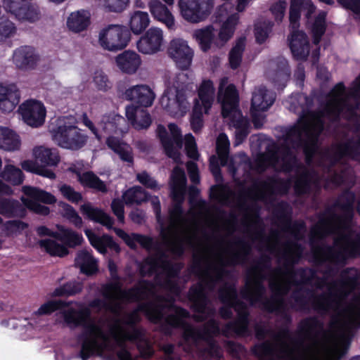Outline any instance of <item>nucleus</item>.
Segmentation results:
<instances>
[{"instance_id": "nucleus-16", "label": "nucleus", "mask_w": 360, "mask_h": 360, "mask_svg": "<svg viewBox=\"0 0 360 360\" xmlns=\"http://www.w3.org/2000/svg\"><path fill=\"white\" fill-rule=\"evenodd\" d=\"M165 43L163 31L158 27H150L136 43L139 52L154 54L161 50Z\"/></svg>"}, {"instance_id": "nucleus-10", "label": "nucleus", "mask_w": 360, "mask_h": 360, "mask_svg": "<svg viewBox=\"0 0 360 360\" xmlns=\"http://www.w3.org/2000/svg\"><path fill=\"white\" fill-rule=\"evenodd\" d=\"M129 41L128 31L118 25H110L101 29L98 36L99 46L104 50L112 52L124 49Z\"/></svg>"}, {"instance_id": "nucleus-1", "label": "nucleus", "mask_w": 360, "mask_h": 360, "mask_svg": "<svg viewBox=\"0 0 360 360\" xmlns=\"http://www.w3.org/2000/svg\"><path fill=\"white\" fill-rule=\"evenodd\" d=\"M349 200L342 207L341 216L331 215L321 218L311 230L312 239L322 238L335 234L333 247L313 248L315 259L320 264L329 266V273L345 264L349 257L360 254V235L352 230L354 196L348 193ZM360 214V202L358 205ZM281 233L273 232L264 238L258 219L254 217V241L259 240L263 248L278 257L279 266L274 271L269 269L254 268V304L275 312L288 319V305L283 296L293 287L295 304L291 307L304 309L309 304L317 311L331 313L328 333L316 319L304 320L300 326L298 338H294L287 329L276 333L257 328L259 339L269 340L254 347L257 356H278L283 359L339 360L347 352L352 329L360 325V295L347 303L345 297L356 286V271L349 269L342 274V279L329 283L323 281L319 288L325 290L319 296L308 292L309 298L300 297L303 285L309 283L307 269L294 271L293 264L298 262L302 253L297 242L281 241Z\"/></svg>"}, {"instance_id": "nucleus-39", "label": "nucleus", "mask_w": 360, "mask_h": 360, "mask_svg": "<svg viewBox=\"0 0 360 360\" xmlns=\"http://www.w3.org/2000/svg\"><path fill=\"white\" fill-rule=\"evenodd\" d=\"M150 22L148 13L135 11L130 16L129 26L134 34H139L148 27Z\"/></svg>"}, {"instance_id": "nucleus-38", "label": "nucleus", "mask_w": 360, "mask_h": 360, "mask_svg": "<svg viewBox=\"0 0 360 360\" xmlns=\"http://www.w3.org/2000/svg\"><path fill=\"white\" fill-rule=\"evenodd\" d=\"M11 188L0 180V193L10 194ZM19 202L8 199L0 200V213L8 216L18 214Z\"/></svg>"}, {"instance_id": "nucleus-8", "label": "nucleus", "mask_w": 360, "mask_h": 360, "mask_svg": "<svg viewBox=\"0 0 360 360\" xmlns=\"http://www.w3.org/2000/svg\"><path fill=\"white\" fill-rule=\"evenodd\" d=\"M53 141L60 147L78 150L87 142L88 136L76 126L74 117H63L57 120V126L51 130Z\"/></svg>"}, {"instance_id": "nucleus-33", "label": "nucleus", "mask_w": 360, "mask_h": 360, "mask_svg": "<svg viewBox=\"0 0 360 360\" xmlns=\"http://www.w3.org/2000/svg\"><path fill=\"white\" fill-rule=\"evenodd\" d=\"M21 141L19 136L12 129L0 127V148L7 151L20 149Z\"/></svg>"}, {"instance_id": "nucleus-62", "label": "nucleus", "mask_w": 360, "mask_h": 360, "mask_svg": "<svg viewBox=\"0 0 360 360\" xmlns=\"http://www.w3.org/2000/svg\"><path fill=\"white\" fill-rule=\"evenodd\" d=\"M26 227L27 224L20 221H10L4 224V229L7 231V234H12L24 230Z\"/></svg>"}, {"instance_id": "nucleus-60", "label": "nucleus", "mask_w": 360, "mask_h": 360, "mask_svg": "<svg viewBox=\"0 0 360 360\" xmlns=\"http://www.w3.org/2000/svg\"><path fill=\"white\" fill-rule=\"evenodd\" d=\"M111 208L117 220L121 223H124V205L122 200L115 199L111 204Z\"/></svg>"}, {"instance_id": "nucleus-29", "label": "nucleus", "mask_w": 360, "mask_h": 360, "mask_svg": "<svg viewBox=\"0 0 360 360\" xmlns=\"http://www.w3.org/2000/svg\"><path fill=\"white\" fill-rule=\"evenodd\" d=\"M84 232L91 245L100 253L105 254L108 248L115 250L117 252L119 251V246L114 242L112 238L108 235L98 236L91 229H86Z\"/></svg>"}, {"instance_id": "nucleus-6", "label": "nucleus", "mask_w": 360, "mask_h": 360, "mask_svg": "<svg viewBox=\"0 0 360 360\" xmlns=\"http://www.w3.org/2000/svg\"><path fill=\"white\" fill-rule=\"evenodd\" d=\"M218 101L221 103L222 115L229 119V124L236 128V146L240 145L248 134V121L243 117L238 109V94L234 85L228 82V79H221L219 86Z\"/></svg>"}, {"instance_id": "nucleus-63", "label": "nucleus", "mask_w": 360, "mask_h": 360, "mask_svg": "<svg viewBox=\"0 0 360 360\" xmlns=\"http://www.w3.org/2000/svg\"><path fill=\"white\" fill-rule=\"evenodd\" d=\"M226 348L228 352L236 358H240L245 353L243 347L231 341L226 342Z\"/></svg>"}, {"instance_id": "nucleus-7", "label": "nucleus", "mask_w": 360, "mask_h": 360, "mask_svg": "<svg viewBox=\"0 0 360 360\" xmlns=\"http://www.w3.org/2000/svg\"><path fill=\"white\" fill-rule=\"evenodd\" d=\"M184 77V74H179L169 81L160 98L161 107L173 117H182L190 109L188 97L191 91L181 82Z\"/></svg>"}, {"instance_id": "nucleus-19", "label": "nucleus", "mask_w": 360, "mask_h": 360, "mask_svg": "<svg viewBox=\"0 0 360 360\" xmlns=\"http://www.w3.org/2000/svg\"><path fill=\"white\" fill-rule=\"evenodd\" d=\"M39 60V56L34 49L24 46L17 49L13 53V62L16 67L22 70L34 68Z\"/></svg>"}, {"instance_id": "nucleus-24", "label": "nucleus", "mask_w": 360, "mask_h": 360, "mask_svg": "<svg viewBox=\"0 0 360 360\" xmlns=\"http://www.w3.org/2000/svg\"><path fill=\"white\" fill-rule=\"evenodd\" d=\"M290 47L297 60H306L309 53V44L306 34L301 31H292Z\"/></svg>"}, {"instance_id": "nucleus-25", "label": "nucleus", "mask_w": 360, "mask_h": 360, "mask_svg": "<svg viewBox=\"0 0 360 360\" xmlns=\"http://www.w3.org/2000/svg\"><path fill=\"white\" fill-rule=\"evenodd\" d=\"M148 8L153 18L162 22L171 30H175V20L168 8L159 0H151Z\"/></svg>"}, {"instance_id": "nucleus-49", "label": "nucleus", "mask_w": 360, "mask_h": 360, "mask_svg": "<svg viewBox=\"0 0 360 360\" xmlns=\"http://www.w3.org/2000/svg\"><path fill=\"white\" fill-rule=\"evenodd\" d=\"M326 16V13L325 11H320L312 24L311 31L314 36V43L315 44L319 43L322 35L325 32Z\"/></svg>"}, {"instance_id": "nucleus-13", "label": "nucleus", "mask_w": 360, "mask_h": 360, "mask_svg": "<svg viewBox=\"0 0 360 360\" xmlns=\"http://www.w3.org/2000/svg\"><path fill=\"white\" fill-rule=\"evenodd\" d=\"M22 190L26 195L22 198L24 205L37 214L47 215L49 213V208L41 205L39 202L53 204L56 201L54 195L37 188L24 186Z\"/></svg>"}, {"instance_id": "nucleus-52", "label": "nucleus", "mask_w": 360, "mask_h": 360, "mask_svg": "<svg viewBox=\"0 0 360 360\" xmlns=\"http://www.w3.org/2000/svg\"><path fill=\"white\" fill-rule=\"evenodd\" d=\"M16 32V27L13 22L5 17L0 18V39L13 37Z\"/></svg>"}, {"instance_id": "nucleus-45", "label": "nucleus", "mask_w": 360, "mask_h": 360, "mask_svg": "<svg viewBox=\"0 0 360 360\" xmlns=\"http://www.w3.org/2000/svg\"><path fill=\"white\" fill-rule=\"evenodd\" d=\"M245 46V38L238 39L229 53V63L232 69H236L240 64L242 54Z\"/></svg>"}, {"instance_id": "nucleus-46", "label": "nucleus", "mask_w": 360, "mask_h": 360, "mask_svg": "<svg viewBox=\"0 0 360 360\" xmlns=\"http://www.w3.org/2000/svg\"><path fill=\"white\" fill-rule=\"evenodd\" d=\"M37 162L36 160H25L21 162L20 165L27 172L37 174L49 179H54L56 177L55 174L51 170L38 165Z\"/></svg>"}, {"instance_id": "nucleus-32", "label": "nucleus", "mask_w": 360, "mask_h": 360, "mask_svg": "<svg viewBox=\"0 0 360 360\" xmlns=\"http://www.w3.org/2000/svg\"><path fill=\"white\" fill-rule=\"evenodd\" d=\"M75 265L80 269L81 272L86 275H91L98 271L97 260L91 253L86 250L77 252L75 259Z\"/></svg>"}, {"instance_id": "nucleus-23", "label": "nucleus", "mask_w": 360, "mask_h": 360, "mask_svg": "<svg viewBox=\"0 0 360 360\" xmlns=\"http://www.w3.org/2000/svg\"><path fill=\"white\" fill-rule=\"evenodd\" d=\"M301 8L306 12L305 16L308 20L311 18V14L316 9L311 0H291L289 20L292 31H295V29L299 27Z\"/></svg>"}, {"instance_id": "nucleus-55", "label": "nucleus", "mask_w": 360, "mask_h": 360, "mask_svg": "<svg viewBox=\"0 0 360 360\" xmlns=\"http://www.w3.org/2000/svg\"><path fill=\"white\" fill-rule=\"evenodd\" d=\"M59 190L64 198L73 203H77L82 200L81 193L75 191L70 186L61 185Z\"/></svg>"}, {"instance_id": "nucleus-31", "label": "nucleus", "mask_w": 360, "mask_h": 360, "mask_svg": "<svg viewBox=\"0 0 360 360\" xmlns=\"http://www.w3.org/2000/svg\"><path fill=\"white\" fill-rule=\"evenodd\" d=\"M270 65L271 68L275 69V72L269 71L268 78L276 85L284 84L290 77V71L286 60L283 58H278L277 62H271Z\"/></svg>"}, {"instance_id": "nucleus-56", "label": "nucleus", "mask_w": 360, "mask_h": 360, "mask_svg": "<svg viewBox=\"0 0 360 360\" xmlns=\"http://www.w3.org/2000/svg\"><path fill=\"white\" fill-rule=\"evenodd\" d=\"M94 83L96 88L101 91H107L111 88L112 84L106 75L103 72L97 71L94 76Z\"/></svg>"}, {"instance_id": "nucleus-20", "label": "nucleus", "mask_w": 360, "mask_h": 360, "mask_svg": "<svg viewBox=\"0 0 360 360\" xmlns=\"http://www.w3.org/2000/svg\"><path fill=\"white\" fill-rule=\"evenodd\" d=\"M19 101L20 93L15 85L0 83V110L2 112H12Z\"/></svg>"}, {"instance_id": "nucleus-30", "label": "nucleus", "mask_w": 360, "mask_h": 360, "mask_svg": "<svg viewBox=\"0 0 360 360\" xmlns=\"http://www.w3.org/2000/svg\"><path fill=\"white\" fill-rule=\"evenodd\" d=\"M230 143L228 136L221 133L219 135L217 139V152L221 162V165L224 166L228 165L229 172L235 176L238 167H235L233 162L231 161L229 164V153ZM240 165H239L240 167Z\"/></svg>"}, {"instance_id": "nucleus-48", "label": "nucleus", "mask_w": 360, "mask_h": 360, "mask_svg": "<svg viewBox=\"0 0 360 360\" xmlns=\"http://www.w3.org/2000/svg\"><path fill=\"white\" fill-rule=\"evenodd\" d=\"M211 195L222 204H228L233 199V193L226 186H214L211 188Z\"/></svg>"}, {"instance_id": "nucleus-22", "label": "nucleus", "mask_w": 360, "mask_h": 360, "mask_svg": "<svg viewBox=\"0 0 360 360\" xmlns=\"http://www.w3.org/2000/svg\"><path fill=\"white\" fill-rule=\"evenodd\" d=\"M115 63L122 72L133 75L139 69L142 61L136 52L125 51L115 57Z\"/></svg>"}, {"instance_id": "nucleus-5", "label": "nucleus", "mask_w": 360, "mask_h": 360, "mask_svg": "<svg viewBox=\"0 0 360 360\" xmlns=\"http://www.w3.org/2000/svg\"><path fill=\"white\" fill-rule=\"evenodd\" d=\"M231 7L229 4L226 3L221 6L217 11V18H221L227 15L221 25L217 36H216V30L213 25H207L193 32V37L197 41L203 51H207L212 48H221L233 37L239 22L240 16L238 13L229 15L228 10Z\"/></svg>"}, {"instance_id": "nucleus-36", "label": "nucleus", "mask_w": 360, "mask_h": 360, "mask_svg": "<svg viewBox=\"0 0 360 360\" xmlns=\"http://www.w3.org/2000/svg\"><path fill=\"white\" fill-rule=\"evenodd\" d=\"M106 144L111 150L118 154L122 160L128 162H132L131 149L128 144L113 136L107 138Z\"/></svg>"}, {"instance_id": "nucleus-11", "label": "nucleus", "mask_w": 360, "mask_h": 360, "mask_svg": "<svg viewBox=\"0 0 360 360\" xmlns=\"http://www.w3.org/2000/svg\"><path fill=\"white\" fill-rule=\"evenodd\" d=\"M274 101V94L263 86L256 87L252 91L250 114L257 128L262 125L264 120L263 112L269 110Z\"/></svg>"}, {"instance_id": "nucleus-41", "label": "nucleus", "mask_w": 360, "mask_h": 360, "mask_svg": "<svg viewBox=\"0 0 360 360\" xmlns=\"http://www.w3.org/2000/svg\"><path fill=\"white\" fill-rule=\"evenodd\" d=\"M122 198L127 205L141 204L148 199L147 193L140 186H134L126 191Z\"/></svg>"}, {"instance_id": "nucleus-9", "label": "nucleus", "mask_w": 360, "mask_h": 360, "mask_svg": "<svg viewBox=\"0 0 360 360\" xmlns=\"http://www.w3.org/2000/svg\"><path fill=\"white\" fill-rule=\"evenodd\" d=\"M198 97L193 101L191 125L194 131H199L203 125V114H207L214 100L215 89L213 82L204 79L198 86Z\"/></svg>"}, {"instance_id": "nucleus-59", "label": "nucleus", "mask_w": 360, "mask_h": 360, "mask_svg": "<svg viewBox=\"0 0 360 360\" xmlns=\"http://www.w3.org/2000/svg\"><path fill=\"white\" fill-rule=\"evenodd\" d=\"M129 0H103V6L110 11L120 12L128 5Z\"/></svg>"}, {"instance_id": "nucleus-58", "label": "nucleus", "mask_w": 360, "mask_h": 360, "mask_svg": "<svg viewBox=\"0 0 360 360\" xmlns=\"http://www.w3.org/2000/svg\"><path fill=\"white\" fill-rule=\"evenodd\" d=\"M286 6L287 2L285 0H279L271 6L270 11L277 22L282 21L285 15Z\"/></svg>"}, {"instance_id": "nucleus-37", "label": "nucleus", "mask_w": 360, "mask_h": 360, "mask_svg": "<svg viewBox=\"0 0 360 360\" xmlns=\"http://www.w3.org/2000/svg\"><path fill=\"white\" fill-rule=\"evenodd\" d=\"M58 231L53 234V238L63 242L69 247L79 245L83 241V237L71 229L63 226H58Z\"/></svg>"}, {"instance_id": "nucleus-42", "label": "nucleus", "mask_w": 360, "mask_h": 360, "mask_svg": "<svg viewBox=\"0 0 360 360\" xmlns=\"http://www.w3.org/2000/svg\"><path fill=\"white\" fill-rule=\"evenodd\" d=\"M39 247L52 256L63 257L68 253L64 245L58 243L53 239H44L39 242Z\"/></svg>"}, {"instance_id": "nucleus-64", "label": "nucleus", "mask_w": 360, "mask_h": 360, "mask_svg": "<svg viewBox=\"0 0 360 360\" xmlns=\"http://www.w3.org/2000/svg\"><path fill=\"white\" fill-rule=\"evenodd\" d=\"M344 7L352 10L360 19V0H338Z\"/></svg>"}, {"instance_id": "nucleus-34", "label": "nucleus", "mask_w": 360, "mask_h": 360, "mask_svg": "<svg viewBox=\"0 0 360 360\" xmlns=\"http://www.w3.org/2000/svg\"><path fill=\"white\" fill-rule=\"evenodd\" d=\"M33 156L36 161L40 162L44 165L56 166L59 162L60 158L55 149L44 146H37L33 148Z\"/></svg>"}, {"instance_id": "nucleus-27", "label": "nucleus", "mask_w": 360, "mask_h": 360, "mask_svg": "<svg viewBox=\"0 0 360 360\" xmlns=\"http://www.w3.org/2000/svg\"><path fill=\"white\" fill-rule=\"evenodd\" d=\"M80 210L82 213L89 219L99 223L108 229H112L114 219L103 210L92 206L89 202L82 205Z\"/></svg>"}, {"instance_id": "nucleus-15", "label": "nucleus", "mask_w": 360, "mask_h": 360, "mask_svg": "<svg viewBox=\"0 0 360 360\" xmlns=\"http://www.w3.org/2000/svg\"><path fill=\"white\" fill-rule=\"evenodd\" d=\"M167 53L176 65L183 70L190 67L194 55L188 41L181 38H175L170 41Z\"/></svg>"}, {"instance_id": "nucleus-51", "label": "nucleus", "mask_w": 360, "mask_h": 360, "mask_svg": "<svg viewBox=\"0 0 360 360\" xmlns=\"http://www.w3.org/2000/svg\"><path fill=\"white\" fill-rule=\"evenodd\" d=\"M31 0H2V6L4 10L13 14L17 18L22 16V11L24 6Z\"/></svg>"}, {"instance_id": "nucleus-18", "label": "nucleus", "mask_w": 360, "mask_h": 360, "mask_svg": "<svg viewBox=\"0 0 360 360\" xmlns=\"http://www.w3.org/2000/svg\"><path fill=\"white\" fill-rule=\"evenodd\" d=\"M124 97L140 106L148 108L153 105L155 94L148 85L141 84L127 89Z\"/></svg>"}, {"instance_id": "nucleus-61", "label": "nucleus", "mask_w": 360, "mask_h": 360, "mask_svg": "<svg viewBox=\"0 0 360 360\" xmlns=\"http://www.w3.org/2000/svg\"><path fill=\"white\" fill-rule=\"evenodd\" d=\"M138 181L146 186L147 188L151 189H157L159 188L158 185L155 180H154L152 177H150L148 173L143 172L137 174Z\"/></svg>"}, {"instance_id": "nucleus-47", "label": "nucleus", "mask_w": 360, "mask_h": 360, "mask_svg": "<svg viewBox=\"0 0 360 360\" xmlns=\"http://www.w3.org/2000/svg\"><path fill=\"white\" fill-rule=\"evenodd\" d=\"M82 290V284L77 281H71L63 286L56 288L51 295L53 297L70 296L75 295Z\"/></svg>"}, {"instance_id": "nucleus-12", "label": "nucleus", "mask_w": 360, "mask_h": 360, "mask_svg": "<svg viewBox=\"0 0 360 360\" xmlns=\"http://www.w3.org/2000/svg\"><path fill=\"white\" fill-rule=\"evenodd\" d=\"M213 0H179L178 6L183 18L192 23L205 20L213 8Z\"/></svg>"}, {"instance_id": "nucleus-17", "label": "nucleus", "mask_w": 360, "mask_h": 360, "mask_svg": "<svg viewBox=\"0 0 360 360\" xmlns=\"http://www.w3.org/2000/svg\"><path fill=\"white\" fill-rule=\"evenodd\" d=\"M19 112L25 122L31 127H38L44 122L46 109L43 103L38 101L24 102L20 105Z\"/></svg>"}, {"instance_id": "nucleus-2", "label": "nucleus", "mask_w": 360, "mask_h": 360, "mask_svg": "<svg viewBox=\"0 0 360 360\" xmlns=\"http://www.w3.org/2000/svg\"><path fill=\"white\" fill-rule=\"evenodd\" d=\"M141 271L143 274H155V285L142 281L136 287L124 290L122 284L115 281L101 287L103 300L96 299L89 304L90 307L98 311H108L118 316L125 303L145 299L150 300L113 321L91 318L89 308L81 303L62 300H51L44 303L32 314V319H36L41 315L50 314L60 309L58 316L65 326L70 328L82 326V331L77 337L81 345L80 356L82 360L105 352H115L118 360H138V356H133L127 349V342L135 343L141 355L148 358L154 351L146 337V330L136 326L141 321L139 312L143 311L155 323L172 327L165 319L172 314L170 309L177 307L173 304L174 297L179 295L180 290L175 283L176 269L166 258L165 253L148 257ZM162 349L167 356L165 360H179L171 356L174 351L173 345H165Z\"/></svg>"}, {"instance_id": "nucleus-4", "label": "nucleus", "mask_w": 360, "mask_h": 360, "mask_svg": "<svg viewBox=\"0 0 360 360\" xmlns=\"http://www.w3.org/2000/svg\"><path fill=\"white\" fill-rule=\"evenodd\" d=\"M171 315L165 321L168 325L174 328H181L184 330V340L188 344H192L198 350L200 346L205 347L202 355L207 354L212 358L220 359L222 355L221 349L214 341V337L219 334V325L214 320L208 321L202 328H196L188 324L186 319L188 312L180 307H172Z\"/></svg>"}, {"instance_id": "nucleus-43", "label": "nucleus", "mask_w": 360, "mask_h": 360, "mask_svg": "<svg viewBox=\"0 0 360 360\" xmlns=\"http://www.w3.org/2000/svg\"><path fill=\"white\" fill-rule=\"evenodd\" d=\"M271 192L270 186L266 184L255 182L245 193L244 197L254 200H264Z\"/></svg>"}, {"instance_id": "nucleus-54", "label": "nucleus", "mask_w": 360, "mask_h": 360, "mask_svg": "<svg viewBox=\"0 0 360 360\" xmlns=\"http://www.w3.org/2000/svg\"><path fill=\"white\" fill-rule=\"evenodd\" d=\"M185 150L187 156L193 160H198L199 153L194 137L191 134H186L184 137Z\"/></svg>"}, {"instance_id": "nucleus-21", "label": "nucleus", "mask_w": 360, "mask_h": 360, "mask_svg": "<svg viewBox=\"0 0 360 360\" xmlns=\"http://www.w3.org/2000/svg\"><path fill=\"white\" fill-rule=\"evenodd\" d=\"M125 115L132 127L138 130L147 129L151 124L150 114L146 110L134 105H128L125 108Z\"/></svg>"}, {"instance_id": "nucleus-35", "label": "nucleus", "mask_w": 360, "mask_h": 360, "mask_svg": "<svg viewBox=\"0 0 360 360\" xmlns=\"http://www.w3.org/2000/svg\"><path fill=\"white\" fill-rule=\"evenodd\" d=\"M114 231L122 238L127 245L131 248L136 247V243H139L143 248L150 250L153 245V240L150 238L146 237L137 233H132L131 235L126 233L124 231L120 229L114 228Z\"/></svg>"}, {"instance_id": "nucleus-50", "label": "nucleus", "mask_w": 360, "mask_h": 360, "mask_svg": "<svg viewBox=\"0 0 360 360\" xmlns=\"http://www.w3.org/2000/svg\"><path fill=\"white\" fill-rule=\"evenodd\" d=\"M273 24L267 20H259L255 24V35L258 43H263L271 32Z\"/></svg>"}, {"instance_id": "nucleus-3", "label": "nucleus", "mask_w": 360, "mask_h": 360, "mask_svg": "<svg viewBox=\"0 0 360 360\" xmlns=\"http://www.w3.org/2000/svg\"><path fill=\"white\" fill-rule=\"evenodd\" d=\"M186 178L184 169L176 167L171 175V190L173 205L169 212L167 222L160 217V202L158 197L151 198V204L161 229L163 248L174 256H180L186 248H193L199 266L200 282L191 288L189 298L195 312L194 319L202 321L212 316L215 309L207 299V295L220 287L219 297L225 304L220 309L222 318L229 319L231 309L238 318L222 330L229 336H245L248 331V312L246 305L237 300L235 287L225 282L224 267L243 263L250 252L249 244L242 238L227 237L200 239L198 218L191 212L184 215L181 203L184 199Z\"/></svg>"}, {"instance_id": "nucleus-26", "label": "nucleus", "mask_w": 360, "mask_h": 360, "mask_svg": "<svg viewBox=\"0 0 360 360\" xmlns=\"http://www.w3.org/2000/svg\"><path fill=\"white\" fill-rule=\"evenodd\" d=\"M100 124L103 131L106 134H123L129 129L125 119L115 113L104 115Z\"/></svg>"}, {"instance_id": "nucleus-44", "label": "nucleus", "mask_w": 360, "mask_h": 360, "mask_svg": "<svg viewBox=\"0 0 360 360\" xmlns=\"http://www.w3.org/2000/svg\"><path fill=\"white\" fill-rule=\"evenodd\" d=\"M1 177L13 185L20 184L23 181L22 171L12 165H5L3 171L1 172Z\"/></svg>"}, {"instance_id": "nucleus-57", "label": "nucleus", "mask_w": 360, "mask_h": 360, "mask_svg": "<svg viewBox=\"0 0 360 360\" xmlns=\"http://www.w3.org/2000/svg\"><path fill=\"white\" fill-rule=\"evenodd\" d=\"M304 230V226L302 223L291 224L288 222L283 228V234L290 236L294 240H297L301 237V233Z\"/></svg>"}, {"instance_id": "nucleus-40", "label": "nucleus", "mask_w": 360, "mask_h": 360, "mask_svg": "<svg viewBox=\"0 0 360 360\" xmlns=\"http://www.w3.org/2000/svg\"><path fill=\"white\" fill-rule=\"evenodd\" d=\"M79 181L84 186L95 189L98 191L107 192V186L96 175L91 172L77 173Z\"/></svg>"}, {"instance_id": "nucleus-14", "label": "nucleus", "mask_w": 360, "mask_h": 360, "mask_svg": "<svg viewBox=\"0 0 360 360\" xmlns=\"http://www.w3.org/2000/svg\"><path fill=\"white\" fill-rule=\"evenodd\" d=\"M169 130L171 136L163 126H158V134L164 147L166 154L175 162L180 161L179 150L182 146V138L179 128L175 124H169Z\"/></svg>"}, {"instance_id": "nucleus-53", "label": "nucleus", "mask_w": 360, "mask_h": 360, "mask_svg": "<svg viewBox=\"0 0 360 360\" xmlns=\"http://www.w3.org/2000/svg\"><path fill=\"white\" fill-rule=\"evenodd\" d=\"M21 13L22 16L18 17V19L20 20L34 22L39 18V12L38 8L30 4V1L27 2V6H23V9Z\"/></svg>"}, {"instance_id": "nucleus-28", "label": "nucleus", "mask_w": 360, "mask_h": 360, "mask_svg": "<svg viewBox=\"0 0 360 360\" xmlns=\"http://www.w3.org/2000/svg\"><path fill=\"white\" fill-rule=\"evenodd\" d=\"M90 24L91 13L84 9L72 12L67 20L68 29L76 33L86 30Z\"/></svg>"}]
</instances>
